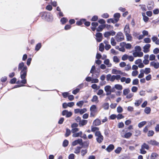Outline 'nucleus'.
Here are the masks:
<instances>
[{
    "label": "nucleus",
    "mask_w": 159,
    "mask_h": 159,
    "mask_svg": "<svg viewBox=\"0 0 159 159\" xmlns=\"http://www.w3.org/2000/svg\"><path fill=\"white\" fill-rule=\"evenodd\" d=\"M95 135L96 137L97 141L99 143H101L103 140V137L100 131H96L95 133Z\"/></svg>",
    "instance_id": "nucleus-1"
},
{
    "label": "nucleus",
    "mask_w": 159,
    "mask_h": 159,
    "mask_svg": "<svg viewBox=\"0 0 159 159\" xmlns=\"http://www.w3.org/2000/svg\"><path fill=\"white\" fill-rule=\"evenodd\" d=\"M149 148V145L145 143H143L141 145V148L140 149V153L143 154H146L147 153V152L144 150V149L148 150Z\"/></svg>",
    "instance_id": "nucleus-2"
},
{
    "label": "nucleus",
    "mask_w": 159,
    "mask_h": 159,
    "mask_svg": "<svg viewBox=\"0 0 159 159\" xmlns=\"http://www.w3.org/2000/svg\"><path fill=\"white\" fill-rule=\"evenodd\" d=\"M27 68L25 66L23 68L20 72V77L22 80H25V78L27 75Z\"/></svg>",
    "instance_id": "nucleus-3"
},
{
    "label": "nucleus",
    "mask_w": 159,
    "mask_h": 159,
    "mask_svg": "<svg viewBox=\"0 0 159 159\" xmlns=\"http://www.w3.org/2000/svg\"><path fill=\"white\" fill-rule=\"evenodd\" d=\"M115 39L117 42H120L124 39V35L121 32H119L115 36Z\"/></svg>",
    "instance_id": "nucleus-4"
},
{
    "label": "nucleus",
    "mask_w": 159,
    "mask_h": 159,
    "mask_svg": "<svg viewBox=\"0 0 159 159\" xmlns=\"http://www.w3.org/2000/svg\"><path fill=\"white\" fill-rule=\"evenodd\" d=\"M91 111L90 116L91 117H94L95 115V113L97 112L96 106L95 105H92L90 109Z\"/></svg>",
    "instance_id": "nucleus-5"
},
{
    "label": "nucleus",
    "mask_w": 159,
    "mask_h": 159,
    "mask_svg": "<svg viewBox=\"0 0 159 159\" xmlns=\"http://www.w3.org/2000/svg\"><path fill=\"white\" fill-rule=\"evenodd\" d=\"M112 73L113 74H120L122 76H126L127 75V74L122 72L120 70H117L115 69H113L112 70Z\"/></svg>",
    "instance_id": "nucleus-6"
},
{
    "label": "nucleus",
    "mask_w": 159,
    "mask_h": 159,
    "mask_svg": "<svg viewBox=\"0 0 159 159\" xmlns=\"http://www.w3.org/2000/svg\"><path fill=\"white\" fill-rule=\"evenodd\" d=\"M63 116H66V117H70L72 114V113L70 111H69L67 110H64L63 111L62 113Z\"/></svg>",
    "instance_id": "nucleus-7"
},
{
    "label": "nucleus",
    "mask_w": 159,
    "mask_h": 159,
    "mask_svg": "<svg viewBox=\"0 0 159 159\" xmlns=\"http://www.w3.org/2000/svg\"><path fill=\"white\" fill-rule=\"evenodd\" d=\"M17 80H10V83L11 84H13L15 83L17 84H19L21 83L22 84H25L26 82V80H18L17 81H16Z\"/></svg>",
    "instance_id": "nucleus-8"
},
{
    "label": "nucleus",
    "mask_w": 159,
    "mask_h": 159,
    "mask_svg": "<svg viewBox=\"0 0 159 159\" xmlns=\"http://www.w3.org/2000/svg\"><path fill=\"white\" fill-rule=\"evenodd\" d=\"M96 36V40L97 42H100L102 41V35L101 33H97Z\"/></svg>",
    "instance_id": "nucleus-9"
},
{
    "label": "nucleus",
    "mask_w": 159,
    "mask_h": 159,
    "mask_svg": "<svg viewBox=\"0 0 159 159\" xmlns=\"http://www.w3.org/2000/svg\"><path fill=\"white\" fill-rule=\"evenodd\" d=\"M78 144H79L80 145H82L83 144L82 140V139H79L73 142L72 143V145L73 146H75L77 145Z\"/></svg>",
    "instance_id": "nucleus-10"
},
{
    "label": "nucleus",
    "mask_w": 159,
    "mask_h": 159,
    "mask_svg": "<svg viewBox=\"0 0 159 159\" xmlns=\"http://www.w3.org/2000/svg\"><path fill=\"white\" fill-rule=\"evenodd\" d=\"M120 45H121L125 47V48L127 49H130L131 48L132 45L130 43L126 44L125 42H122L120 43Z\"/></svg>",
    "instance_id": "nucleus-11"
},
{
    "label": "nucleus",
    "mask_w": 159,
    "mask_h": 159,
    "mask_svg": "<svg viewBox=\"0 0 159 159\" xmlns=\"http://www.w3.org/2000/svg\"><path fill=\"white\" fill-rule=\"evenodd\" d=\"M133 54L134 57H143V55L142 52H133Z\"/></svg>",
    "instance_id": "nucleus-12"
},
{
    "label": "nucleus",
    "mask_w": 159,
    "mask_h": 159,
    "mask_svg": "<svg viewBox=\"0 0 159 159\" xmlns=\"http://www.w3.org/2000/svg\"><path fill=\"white\" fill-rule=\"evenodd\" d=\"M151 47V45L150 44H146L143 48V51L145 53H146L149 51V48Z\"/></svg>",
    "instance_id": "nucleus-13"
},
{
    "label": "nucleus",
    "mask_w": 159,
    "mask_h": 159,
    "mask_svg": "<svg viewBox=\"0 0 159 159\" xmlns=\"http://www.w3.org/2000/svg\"><path fill=\"white\" fill-rule=\"evenodd\" d=\"M147 142L148 144H151L152 145L159 146V143L157 142L156 140H151L149 141H148Z\"/></svg>",
    "instance_id": "nucleus-14"
},
{
    "label": "nucleus",
    "mask_w": 159,
    "mask_h": 159,
    "mask_svg": "<svg viewBox=\"0 0 159 159\" xmlns=\"http://www.w3.org/2000/svg\"><path fill=\"white\" fill-rule=\"evenodd\" d=\"M95 66L94 65L91 68V70L90 71V72L91 73H92V76H95V77L96 78H98V75L96 74V72H94V70H95Z\"/></svg>",
    "instance_id": "nucleus-15"
},
{
    "label": "nucleus",
    "mask_w": 159,
    "mask_h": 159,
    "mask_svg": "<svg viewBox=\"0 0 159 159\" xmlns=\"http://www.w3.org/2000/svg\"><path fill=\"white\" fill-rule=\"evenodd\" d=\"M150 66L154 67L156 69L159 68V63L152 61L150 63Z\"/></svg>",
    "instance_id": "nucleus-16"
},
{
    "label": "nucleus",
    "mask_w": 159,
    "mask_h": 159,
    "mask_svg": "<svg viewBox=\"0 0 159 159\" xmlns=\"http://www.w3.org/2000/svg\"><path fill=\"white\" fill-rule=\"evenodd\" d=\"M124 32L125 34L129 33L130 32V28L129 24H127L125 26L124 29Z\"/></svg>",
    "instance_id": "nucleus-17"
},
{
    "label": "nucleus",
    "mask_w": 159,
    "mask_h": 159,
    "mask_svg": "<svg viewBox=\"0 0 159 159\" xmlns=\"http://www.w3.org/2000/svg\"><path fill=\"white\" fill-rule=\"evenodd\" d=\"M120 16V14L119 13H116L114 15V19L117 22L119 20V18Z\"/></svg>",
    "instance_id": "nucleus-18"
},
{
    "label": "nucleus",
    "mask_w": 159,
    "mask_h": 159,
    "mask_svg": "<svg viewBox=\"0 0 159 159\" xmlns=\"http://www.w3.org/2000/svg\"><path fill=\"white\" fill-rule=\"evenodd\" d=\"M85 20H86V19H81L79 20L76 21V24L78 25H81L84 23V21H85Z\"/></svg>",
    "instance_id": "nucleus-19"
},
{
    "label": "nucleus",
    "mask_w": 159,
    "mask_h": 159,
    "mask_svg": "<svg viewBox=\"0 0 159 159\" xmlns=\"http://www.w3.org/2000/svg\"><path fill=\"white\" fill-rule=\"evenodd\" d=\"M88 122V120H81L80 122V123H79V125L81 127L82 126H83L84 125H86Z\"/></svg>",
    "instance_id": "nucleus-20"
},
{
    "label": "nucleus",
    "mask_w": 159,
    "mask_h": 159,
    "mask_svg": "<svg viewBox=\"0 0 159 159\" xmlns=\"http://www.w3.org/2000/svg\"><path fill=\"white\" fill-rule=\"evenodd\" d=\"M114 147L113 144H110L107 148L106 150L107 151L109 152L111 151L114 149Z\"/></svg>",
    "instance_id": "nucleus-21"
},
{
    "label": "nucleus",
    "mask_w": 159,
    "mask_h": 159,
    "mask_svg": "<svg viewBox=\"0 0 159 159\" xmlns=\"http://www.w3.org/2000/svg\"><path fill=\"white\" fill-rule=\"evenodd\" d=\"M105 28V26L104 25H99L96 29L97 32L102 31L103 29Z\"/></svg>",
    "instance_id": "nucleus-22"
},
{
    "label": "nucleus",
    "mask_w": 159,
    "mask_h": 159,
    "mask_svg": "<svg viewBox=\"0 0 159 159\" xmlns=\"http://www.w3.org/2000/svg\"><path fill=\"white\" fill-rule=\"evenodd\" d=\"M83 134V133L82 131H80V132L74 133L72 135V136L73 137H81V135H82Z\"/></svg>",
    "instance_id": "nucleus-23"
},
{
    "label": "nucleus",
    "mask_w": 159,
    "mask_h": 159,
    "mask_svg": "<svg viewBox=\"0 0 159 159\" xmlns=\"http://www.w3.org/2000/svg\"><path fill=\"white\" fill-rule=\"evenodd\" d=\"M104 63L107 65L108 67H111L112 64L111 63H110V61L109 59H106L104 61Z\"/></svg>",
    "instance_id": "nucleus-24"
},
{
    "label": "nucleus",
    "mask_w": 159,
    "mask_h": 159,
    "mask_svg": "<svg viewBox=\"0 0 159 159\" xmlns=\"http://www.w3.org/2000/svg\"><path fill=\"white\" fill-rule=\"evenodd\" d=\"M101 122L100 120L97 119L94 121L93 124L95 126H98L101 124Z\"/></svg>",
    "instance_id": "nucleus-25"
},
{
    "label": "nucleus",
    "mask_w": 159,
    "mask_h": 159,
    "mask_svg": "<svg viewBox=\"0 0 159 159\" xmlns=\"http://www.w3.org/2000/svg\"><path fill=\"white\" fill-rule=\"evenodd\" d=\"M68 19L66 17H62L60 20V21L62 25L65 24L68 21Z\"/></svg>",
    "instance_id": "nucleus-26"
},
{
    "label": "nucleus",
    "mask_w": 159,
    "mask_h": 159,
    "mask_svg": "<svg viewBox=\"0 0 159 159\" xmlns=\"http://www.w3.org/2000/svg\"><path fill=\"white\" fill-rule=\"evenodd\" d=\"M142 15L143 16V19L144 22H147L149 20V18L145 15V13H142Z\"/></svg>",
    "instance_id": "nucleus-27"
},
{
    "label": "nucleus",
    "mask_w": 159,
    "mask_h": 159,
    "mask_svg": "<svg viewBox=\"0 0 159 159\" xmlns=\"http://www.w3.org/2000/svg\"><path fill=\"white\" fill-rule=\"evenodd\" d=\"M143 72L146 74H148L150 72L151 69L149 68H146L144 70L141 69Z\"/></svg>",
    "instance_id": "nucleus-28"
},
{
    "label": "nucleus",
    "mask_w": 159,
    "mask_h": 159,
    "mask_svg": "<svg viewBox=\"0 0 159 159\" xmlns=\"http://www.w3.org/2000/svg\"><path fill=\"white\" fill-rule=\"evenodd\" d=\"M158 157V155L156 152H153L151 154V159H156L157 157Z\"/></svg>",
    "instance_id": "nucleus-29"
},
{
    "label": "nucleus",
    "mask_w": 159,
    "mask_h": 159,
    "mask_svg": "<svg viewBox=\"0 0 159 159\" xmlns=\"http://www.w3.org/2000/svg\"><path fill=\"white\" fill-rule=\"evenodd\" d=\"M81 148V147L79 146L77 147L75 149L74 153L77 154H79L80 152V149Z\"/></svg>",
    "instance_id": "nucleus-30"
},
{
    "label": "nucleus",
    "mask_w": 159,
    "mask_h": 159,
    "mask_svg": "<svg viewBox=\"0 0 159 159\" xmlns=\"http://www.w3.org/2000/svg\"><path fill=\"white\" fill-rule=\"evenodd\" d=\"M132 135V133H131L128 132L126 133L124 135L123 137L125 138L128 139L130 138L131 136Z\"/></svg>",
    "instance_id": "nucleus-31"
},
{
    "label": "nucleus",
    "mask_w": 159,
    "mask_h": 159,
    "mask_svg": "<svg viewBox=\"0 0 159 159\" xmlns=\"http://www.w3.org/2000/svg\"><path fill=\"white\" fill-rule=\"evenodd\" d=\"M24 66V63L23 62L20 63L18 65V70L19 71L22 70Z\"/></svg>",
    "instance_id": "nucleus-32"
},
{
    "label": "nucleus",
    "mask_w": 159,
    "mask_h": 159,
    "mask_svg": "<svg viewBox=\"0 0 159 159\" xmlns=\"http://www.w3.org/2000/svg\"><path fill=\"white\" fill-rule=\"evenodd\" d=\"M42 45L41 43H39L35 46V50L36 51H39Z\"/></svg>",
    "instance_id": "nucleus-33"
},
{
    "label": "nucleus",
    "mask_w": 159,
    "mask_h": 159,
    "mask_svg": "<svg viewBox=\"0 0 159 159\" xmlns=\"http://www.w3.org/2000/svg\"><path fill=\"white\" fill-rule=\"evenodd\" d=\"M51 14L50 12L45 11L43 13V15L45 16L46 19L47 18L48 16H51Z\"/></svg>",
    "instance_id": "nucleus-34"
},
{
    "label": "nucleus",
    "mask_w": 159,
    "mask_h": 159,
    "mask_svg": "<svg viewBox=\"0 0 159 159\" xmlns=\"http://www.w3.org/2000/svg\"><path fill=\"white\" fill-rule=\"evenodd\" d=\"M154 3L153 2L151 3V4H148L147 7L148 8L149 10H152L154 7Z\"/></svg>",
    "instance_id": "nucleus-35"
},
{
    "label": "nucleus",
    "mask_w": 159,
    "mask_h": 159,
    "mask_svg": "<svg viewBox=\"0 0 159 159\" xmlns=\"http://www.w3.org/2000/svg\"><path fill=\"white\" fill-rule=\"evenodd\" d=\"M139 6L140 7L141 9L143 11L145 12L147 11V8L145 5L140 4Z\"/></svg>",
    "instance_id": "nucleus-36"
},
{
    "label": "nucleus",
    "mask_w": 159,
    "mask_h": 159,
    "mask_svg": "<svg viewBox=\"0 0 159 159\" xmlns=\"http://www.w3.org/2000/svg\"><path fill=\"white\" fill-rule=\"evenodd\" d=\"M99 50L101 52H103L104 50V45L103 43H101L99 45Z\"/></svg>",
    "instance_id": "nucleus-37"
},
{
    "label": "nucleus",
    "mask_w": 159,
    "mask_h": 159,
    "mask_svg": "<svg viewBox=\"0 0 159 159\" xmlns=\"http://www.w3.org/2000/svg\"><path fill=\"white\" fill-rule=\"evenodd\" d=\"M115 88L119 90H121L122 89V86L120 84H116L115 85Z\"/></svg>",
    "instance_id": "nucleus-38"
},
{
    "label": "nucleus",
    "mask_w": 159,
    "mask_h": 159,
    "mask_svg": "<svg viewBox=\"0 0 159 159\" xmlns=\"http://www.w3.org/2000/svg\"><path fill=\"white\" fill-rule=\"evenodd\" d=\"M91 101L92 102H98V97L96 95L94 96L91 100Z\"/></svg>",
    "instance_id": "nucleus-39"
},
{
    "label": "nucleus",
    "mask_w": 159,
    "mask_h": 159,
    "mask_svg": "<svg viewBox=\"0 0 159 159\" xmlns=\"http://www.w3.org/2000/svg\"><path fill=\"white\" fill-rule=\"evenodd\" d=\"M125 35L126 36L127 39L128 41H131L132 39V37L131 35L129 34V33L125 34Z\"/></svg>",
    "instance_id": "nucleus-40"
},
{
    "label": "nucleus",
    "mask_w": 159,
    "mask_h": 159,
    "mask_svg": "<svg viewBox=\"0 0 159 159\" xmlns=\"http://www.w3.org/2000/svg\"><path fill=\"white\" fill-rule=\"evenodd\" d=\"M111 44L113 46H115L116 45V42L115 41V39L113 37L111 38Z\"/></svg>",
    "instance_id": "nucleus-41"
},
{
    "label": "nucleus",
    "mask_w": 159,
    "mask_h": 159,
    "mask_svg": "<svg viewBox=\"0 0 159 159\" xmlns=\"http://www.w3.org/2000/svg\"><path fill=\"white\" fill-rule=\"evenodd\" d=\"M146 122L145 121H143L139 123L138 125V126L139 128H141L143 125L146 124Z\"/></svg>",
    "instance_id": "nucleus-42"
},
{
    "label": "nucleus",
    "mask_w": 159,
    "mask_h": 159,
    "mask_svg": "<svg viewBox=\"0 0 159 159\" xmlns=\"http://www.w3.org/2000/svg\"><path fill=\"white\" fill-rule=\"evenodd\" d=\"M84 103V102L83 101H80L76 103V105L79 107H81L82 106L83 104Z\"/></svg>",
    "instance_id": "nucleus-43"
},
{
    "label": "nucleus",
    "mask_w": 159,
    "mask_h": 159,
    "mask_svg": "<svg viewBox=\"0 0 159 159\" xmlns=\"http://www.w3.org/2000/svg\"><path fill=\"white\" fill-rule=\"evenodd\" d=\"M107 22L108 23H110L111 22L113 23H116V21L113 18H110L107 20Z\"/></svg>",
    "instance_id": "nucleus-44"
},
{
    "label": "nucleus",
    "mask_w": 159,
    "mask_h": 159,
    "mask_svg": "<svg viewBox=\"0 0 159 159\" xmlns=\"http://www.w3.org/2000/svg\"><path fill=\"white\" fill-rule=\"evenodd\" d=\"M151 111V109L149 107H146L144 110L145 112L147 114L150 113Z\"/></svg>",
    "instance_id": "nucleus-45"
},
{
    "label": "nucleus",
    "mask_w": 159,
    "mask_h": 159,
    "mask_svg": "<svg viewBox=\"0 0 159 159\" xmlns=\"http://www.w3.org/2000/svg\"><path fill=\"white\" fill-rule=\"evenodd\" d=\"M135 136H139L141 134L140 131L138 130H135Z\"/></svg>",
    "instance_id": "nucleus-46"
},
{
    "label": "nucleus",
    "mask_w": 159,
    "mask_h": 159,
    "mask_svg": "<svg viewBox=\"0 0 159 159\" xmlns=\"http://www.w3.org/2000/svg\"><path fill=\"white\" fill-rule=\"evenodd\" d=\"M98 19V16H94L92 17L91 20V21H97Z\"/></svg>",
    "instance_id": "nucleus-47"
},
{
    "label": "nucleus",
    "mask_w": 159,
    "mask_h": 159,
    "mask_svg": "<svg viewBox=\"0 0 159 159\" xmlns=\"http://www.w3.org/2000/svg\"><path fill=\"white\" fill-rule=\"evenodd\" d=\"M113 61L116 63H118L120 61V60L116 56H114L113 58Z\"/></svg>",
    "instance_id": "nucleus-48"
},
{
    "label": "nucleus",
    "mask_w": 159,
    "mask_h": 159,
    "mask_svg": "<svg viewBox=\"0 0 159 159\" xmlns=\"http://www.w3.org/2000/svg\"><path fill=\"white\" fill-rule=\"evenodd\" d=\"M105 26V28H106L108 30L112 29H113V27L110 25L108 24H104Z\"/></svg>",
    "instance_id": "nucleus-49"
},
{
    "label": "nucleus",
    "mask_w": 159,
    "mask_h": 159,
    "mask_svg": "<svg viewBox=\"0 0 159 159\" xmlns=\"http://www.w3.org/2000/svg\"><path fill=\"white\" fill-rule=\"evenodd\" d=\"M130 92V90L128 89H125L123 90V94L126 95L127 94Z\"/></svg>",
    "instance_id": "nucleus-50"
},
{
    "label": "nucleus",
    "mask_w": 159,
    "mask_h": 159,
    "mask_svg": "<svg viewBox=\"0 0 159 159\" xmlns=\"http://www.w3.org/2000/svg\"><path fill=\"white\" fill-rule=\"evenodd\" d=\"M87 149H82L81 151V153L82 156H84L87 152Z\"/></svg>",
    "instance_id": "nucleus-51"
},
{
    "label": "nucleus",
    "mask_w": 159,
    "mask_h": 159,
    "mask_svg": "<svg viewBox=\"0 0 159 159\" xmlns=\"http://www.w3.org/2000/svg\"><path fill=\"white\" fill-rule=\"evenodd\" d=\"M143 40L144 42L146 43H150L151 42V39L150 38H144Z\"/></svg>",
    "instance_id": "nucleus-52"
},
{
    "label": "nucleus",
    "mask_w": 159,
    "mask_h": 159,
    "mask_svg": "<svg viewBox=\"0 0 159 159\" xmlns=\"http://www.w3.org/2000/svg\"><path fill=\"white\" fill-rule=\"evenodd\" d=\"M111 86L109 85L106 86L104 88L105 91H109L111 90Z\"/></svg>",
    "instance_id": "nucleus-53"
},
{
    "label": "nucleus",
    "mask_w": 159,
    "mask_h": 159,
    "mask_svg": "<svg viewBox=\"0 0 159 159\" xmlns=\"http://www.w3.org/2000/svg\"><path fill=\"white\" fill-rule=\"evenodd\" d=\"M103 107L105 110H107L109 107V104L108 103H106L103 104Z\"/></svg>",
    "instance_id": "nucleus-54"
},
{
    "label": "nucleus",
    "mask_w": 159,
    "mask_h": 159,
    "mask_svg": "<svg viewBox=\"0 0 159 159\" xmlns=\"http://www.w3.org/2000/svg\"><path fill=\"white\" fill-rule=\"evenodd\" d=\"M111 35V34L109 31L106 32L104 34V36L105 37L108 38Z\"/></svg>",
    "instance_id": "nucleus-55"
},
{
    "label": "nucleus",
    "mask_w": 159,
    "mask_h": 159,
    "mask_svg": "<svg viewBox=\"0 0 159 159\" xmlns=\"http://www.w3.org/2000/svg\"><path fill=\"white\" fill-rule=\"evenodd\" d=\"M121 149L122 148L121 147H119L115 150V152L117 154H119L120 152Z\"/></svg>",
    "instance_id": "nucleus-56"
},
{
    "label": "nucleus",
    "mask_w": 159,
    "mask_h": 159,
    "mask_svg": "<svg viewBox=\"0 0 159 159\" xmlns=\"http://www.w3.org/2000/svg\"><path fill=\"white\" fill-rule=\"evenodd\" d=\"M141 49V47L139 46H137L135 47V52H140Z\"/></svg>",
    "instance_id": "nucleus-57"
},
{
    "label": "nucleus",
    "mask_w": 159,
    "mask_h": 159,
    "mask_svg": "<svg viewBox=\"0 0 159 159\" xmlns=\"http://www.w3.org/2000/svg\"><path fill=\"white\" fill-rule=\"evenodd\" d=\"M99 129L98 127H92L91 129V131L93 132L96 131H98Z\"/></svg>",
    "instance_id": "nucleus-58"
},
{
    "label": "nucleus",
    "mask_w": 159,
    "mask_h": 159,
    "mask_svg": "<svg viewBox=\"0 0 159 159\" xmlns=\"http://www.w3.org/2000/svg\"><path fill=\"white\" fill-rule=\"evenodd\" d=\"M68 144V141L67 140H65L63 142V146L64 147H66Z\"/></svg>",
    "instance_id": "nucleus-59"
},
{
    "label": "nucleus",
    "mask_w": 159,
    "mask_h": 159,
    "mask_svg": "<svg viewBox=\"0 0 159 159\" xmlns=\"http://www.w3.org/2000/svg\"><path fill=\"white\" fill-rule=\"evenodd\" d=\"M91 87L94 89H98L99 88V86H98L96 84H93L91 86Z\"/></svg>",
    "instance_id": "nucleus-60"
},
{
    "label": "nucleus",
    "mask_w": 159,
    "mask_h": 159,
    "mask_svg": "<svg viewBox=\"0 0 159 159\" xmlns=\"http://www.w3.org/2000/svg\"><path fill=\"white\" fill-rule=\"evenodd\" d=\"M154 134V132L153 130H150L148 131V136H152Z\"/></svg>",
    "instance_id": "nucleus-61"
},
{
    "label": "nucleus",
    "mask_w": 159,
    "mask_h": 159,
    "mask_svg": "<svg viewBox=\"0 0 159 159\" xmlns=\"http://www.w3.org/2000/svg\"><path fill=\"white\" fill-rule=\"evenodd\" d=\"M46 9L49 11H51L52 10V7L51 5H48L46 7Z\"/></svg>",
    "instance_id": "nucleus-62"
},
{
    "label": "nucleus",
    "mask_w": 159,
    "mask_h": 159,
    "mask_svg": "<svg viewBox=\"0 0 159 159\" xmlns=\"http://www.w3.org/2000/svg\"><path fill=\"white\" fill-rule=\"evenodd\" d=\"M139 72L137 70H134L132 71V75L134 76H135L138 74Z\"/></svg>",
    "instance_id": "nucleus-63"
},
{
    "label": "nucleus",
    "mask_w": 159,
    "mask_h": 159,
    "mask_svg": "<svg viewBox=\"0 0 159 159\" xmlns=\"http://www.w3.org/2000/svg\"><path fill=\"white\" fill-rule=\"evenodd\" d=\"M153 13L155 15L158 14L159 13V9L157 8L153 11Z\"/></svg>",
    "instance_id": "nucleus-64"
}]
</instances>
